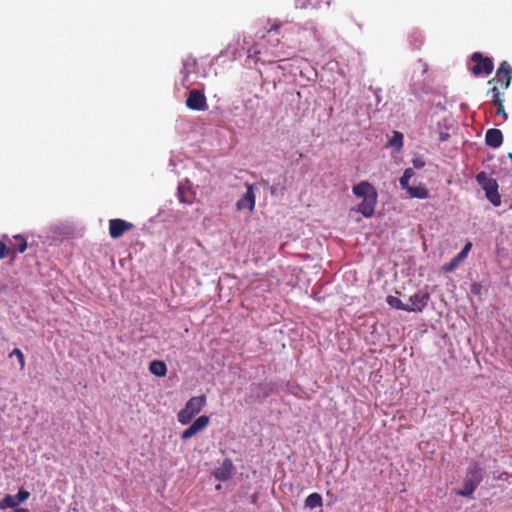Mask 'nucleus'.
<instances>
[{
  "instance_id": "obj_28",
  "label": "nucleus",
  "mask_w": 512,
  "mask_h": 512,
  "mask_svg": "<svg viewBox=\"0 0 512 512\" xmlns=\"http://www.w3.org/2000/svg\"><path fill=\"white\" fill-rule=\"evenodd\" d=\"M195 434H197L193 428L191 426H189L187 429H185L182 434H181V439L182 440H187L189 438H191L192 436H194Z\"/></svg>"
},
{
  "instance_id": "obj_20",
  "label": "nucleus",
  "mask_w": 512,
  "mask_h": 512,
  "mask_svg": "<svg viewBox=\"0 0 512 512\" xmlns=\"http://www.w3.org/2000/svg\"><path fill=\"white\" fill-rule=\"evenodd\" d=\"M210 422V418L206 415L199 416L190 426L198 433L205 429Z\"/></svg>"
},
{
  "instance_id": "obj_19",
  "label": "nucleus",
  "mask_w": 512,
  "mask_h": 512,
  "mask_svg": "<svg viewBox=\"0 0 512 512\" xmlns=\"http://www.w3.org/2000/svg\"><path fill=\"white\" fill-rule=\"evenodd\" d=\"M178 198L179 201L184 204H191L194 199L189 189H186L183 185L178 186Z\"/></svg>"
},
{
  "instance_id": "obj_13",
  "label": "nucleus",
  "mask_w": 512,
  "mask_h": 512,
  "mask_svg": "<svg viewBox=\"0 0 512 512\" xmlns=\"http://www.w3.org/2000/svg\"><path fill=\"white\" fill-rule=\"evenodd\" d=\"M485 142L492 148H498L503 142V134L499 129H488L485 135Z\"/></svg>"
},
{
  "instance_id": "obj_26",
  "label": "nucleus",
  "mask_w": 512,
  "mask_h": 512,
  "mask_svg": "<svg viewBox=\"0 0 512 512\" xmlns=\"http://www.w3.org/2000/svg\"><path fill=\"white\" fill-rule=\"evenodd\" d=\"M10 247L3 241H0V260L10 255Z\"/></svg>"
},
{
  "instance_id": "obj_27",
  "label": "nucleus",
  "mask_w": 512,
  "mask_h": 512,
  "mask_svg": "<svg viewBox=\"0 0 512 512\" xmlns=\"http://www.w3.org/2000/svg\"><path fill=\"white\" fill-rule=\"evenodd\" d=\"M458 267V265L451 259L450 262L444 264L442 266V271L448 273V272H452L454 271L456 268Z\"/></svg>"
},
{
  "instance_id": "obj_24",
  "label": "nucleus",
  "mask_w": 512,
  "mask_h": 512,
  "mask_svg": "<svg viewBox=\"0 0 512 512\" xmlns=\"http://www.w3.org/2000/svg\"><path fill=\"white\" fill-rule=\"evenodd\" d=\"M390 144L392 146H397L401 148L403 145V135L400 132H394L393 138L390 140Z\"/></svg>"
},
{
  "instance_id": "obj_34",
  "label": "nucleus",
  "mask_w": 512,
  "mask_h": 512,
  "mask_svg": "<svg viewBox=\"0 0 512 512\" xmlns=\"http://www.w3.org/2000/svg\"><path fill=\"white\" fill-rule=\"evenodd\" d=\"M450 135L446 132H440V135H439V140L444 142V141H447L449 139Z\"/></svg>"
},
{
  "instance_id": "obj_15",
  "label": "nucleus",
  "mask_w": 512,
  "mask_h": 512,
  "mask_svg": "<svg viewBox=\"0 0 512 512\" xmlns=\"http://www.w3.org/2000/svg\"><path fill=\"white\" fill-rule=\"evenodd\" d=\"M149 371L158 377H164L167 373V366L161 360H154L149 365Z\"/></svg>"
},
{
  "instance_id": "obj_25",
  "label": "nucleus",
  "mask_w": 512,
  "mask_h": 512,
  "mask_svg": "<svg viewBox=\"0 0 512 512\" xmlns=\"http://www.w3.org/2000/svg\"><path fill=\"white\" fill-rule=\"evenodd\" d=\"M313 0H295V7L298 9H306L308 7H314L315 3Z\"/></svg>"
},
{
  "instance_id": "obj_12",
  "label": "nucleus",
  "mask_w": 512,
  "mask_h": 512,
  "mask_svg": "<svg viewBox=\"0 0 512 512\" xmlns=\"http://www.w3.org/2000/svg\"><path fill=\"white\" fill-rule=\"evenodd\" d=\"M233 470L234 466L232 460L226 458L222 464L214 470L213 475L219 481H227L232 477Z\"/></svg>"
},
{
  "instance_id": "obj_31",
  "label": "nucleus",
  "mask_w": 512,
  "mask_h": 512,
  "mask_svg": "<svg viewBox=\"0 0 512 512\" xmlns=\"http://www.w3.org/2000/svg\"><path fill=\"white\" fill-rule=\"evenodd\" d=\"M413 165L415 168L420 169V168L424 167L425 162L422 159L418 158V159L413 160Z\"/></svg>"
},
{
  "instance_id": "obj_1",
  "label": "nucleus",
  "mask_w": 512,
  "mask_h": 512,
  "mask_svg": "<svg viewBox=\"0 0 512 512\" xmlns=\"http://www.w3.org/2000/svg\"><path fill=\"white\" fill-rule=\"evenodd\" d=\"M352 192L356 197L362 198V202L358 205L356 211L366 218L372 217L378 197L375 187L367 181H361L353 186Z\"/></svg>"
},
{
  "instance_id": "obj_36",
  "label": "nucleus",
  "mask_w": 512,
  "mask_h": 512,
  "mask_svg": "<svg viewBox=\"0 0 512 512\" xmlns=\"http://www.w3.org/2000/svg\"><path fill=\"white\" fill-rule=\"evenodd\" d=\"M452 260H453L457 265H459V264H460V262H462V261H463V259L458 258V255H456L454 258H452Z\"/></svg>"
},
{
  "instance_id": "obj_11",
  "label": "nucleus",
  "mask_w": 512,
  "mask_h": 512,
  "mask_svg": "<svg viewBox=\"0 0 512 512\" xmlns=\"http://www.w3.org/2000/svg\"><path fill=\"white\" fill-rule=\"evenodd\" d=\"M247 191L246 193L237 201L236 208L237 210L247 209L250 212L254 210L256 197L254 194L253 185L246 183L245 184Z\"/></svg>"
},
{
  "instance_id": "obj_7",
  "label": "nucleus",
  "mask_w": 512,
  "mask_h": 512,
  "mask_svg": "<svg viewBox=\"0 0 512 512\" xmlns=\"http://www.w3.org/2000/svg\"><path fill=\"white\" fill-rule=\"evenodd\" d=\"M186 106L190 110L204 111L208 108L206 96L202 91L193 89L188 94Z\"/></svg>"
},
{
  "instance_id": "obj_17",
  "label": "nucleus",
  "mask_w": 512,
  "mask_h": 512,
  "mask_svg": "<svg viewBox=\"0 0 512 512\" xmlns=\"http://www.w3.org/2000/svg\"><path fill=\"white\" fill-rule=\"evenodd\" d=\"M407 192L411 198L426 199L429 197L428 190L423 186H411Z\"/></svg>"
},
{
  "instance_id": "obj_3",
  "label": "nucleus",
  "mask_w": 512,
  "mask_h": 512,
  "mask_svg": "<svg viewBox=\"0 0 512 512\" xmlns=\"http://www.w3.org/2000/svg\"><path fill=\"white\" fill-rule=\"evenodd\" d=\"M476 181L485 191V197L487 198V200L493 206L499 207L502 201L501 195L498 192L499 186L497 180L492 177H489L486 172L481 171L476 175Z\"/></svg>"
},
{
  "instance_id": "obj_38",
  "label": "nucleus",
  "mask_w": 512,
  "mask_h": 512,
  "mask_svg": "<svg viewBox=\"0 0 512 512\" xmlns=\"http://www.w3.org/2000/svg\"><path fill=\"white\" fill-rule=\"evenodd\" d=\"M269 394H270V392H269V391H266V392L263 394V396H264V397H268V396H269Z\"/></svg>"
},
{
  "instance_id": "obj_39",
  "label": "nucleus",
  "mask_w": 512,
  "mask_h": 512,
  "mask_svg": "<svg viewBox=\"0 0 512 512\" xmlns=\"http://www.w3.org/2000/svg\"><path fill=\"white\" fill-rule=\"evenodd\" d=\"M508 157L512 159V152L508 153Z\"/></svg>"
},
{
  "instance_id": "obj_30",
  "label": "nucleus",
  "mask_w": 512,
  "mask_h": 512,
  "mask_svg": "<svg viewBox=\"0 0 512 512\" xmlns=\"http://www.w3.org/2000/svg\"><path fill=\"white\" fill-rule=\"evenodd\" d=\"M497 107V112L496 114L501 116L504 120H507L508 119V115L507 113L505 112V109H504V106L503 104H500V106H496Z\"/></svg>"
},
{
  "instance_id": "obj_9",
  "label": "nucleus",
  "mask_w": 512,
  "mask_h": 512,
  "mask_svg": "<svg viewBox=\"0 0 512 512\" xmlns=\"http://www.w3.org/2000/svg\"><path fill=\"white\" fill-rule=\"evenodd\" d=\"M29 497L30 492L23 488L19 489L15 496L7 494L0 500V510L16 508L20 503L25 502Z\"/></svg>"
},
{
  "instance_id": "obj_10",
  "label": "nucleus",
  "mask_w": 512,
  "mask_h": 512,
  "mask_svg": "<svg viewBox=\"0 0 512 512\" xmlns=\"http://www.w3.org/2000/svg\"><path fill=\"white\" fill-rule=\"evenodd\" d=\"M429 294L424 291H417L414 295L410 296L409 303H406L407 312H421L427 306L429 301Z\"/></svg>"
},
{
  "instance_id": "obj_18",
  "label": "nucleus",
  "mask_w": 512,
  "mask_h": 512,
  "mask_svg": "<svg viewBox=\"0 0 512 512\" xmlns=\"http://www.w3.org/2000/svg\"><path fill=\"white\" fill-rule=\"evenodd\" d=\"M488 93H490L492 96H491V104L494 105V106H500V104H503L504 102V99H503V92L501 91V88L498 87L497 85H494L489 91Z\"/></svg>"
},
{
  "instance_id": "obj_2",
  "label": "nucleus",
  "mask_w": 512,
  "mask_h": 512,
  "mask_svg": "<svg viewBox=\"0 0 512 512\" xmlns=\"http://www.w3.org/2000/svg\"><path fill=\"white\" fill-rule=\"evenodd\" d=\"M481 481L482 469L477 462H473L467 470L462 489H459L456 494L463 497H472Z\"/></svg>"
},
{
  "instance_id": "obj_33",
  "label": "nucleus",
  "mask_w": 512,
  "mask_h": 512,
  "mask_svg": "<svg viewBox=\"0 0 512 512\" xmlns=\"http://www.w3.org/2000/svg\"><path fill=\"white\" fill-rule=\"evenodd\" d=\"M281 27V24L280 23H275L273 24L269 29H268V33H271V32H277L279 30V28Z\"/></svg>"
},
{
  "instance_id": "obj_35",
  "label": "nucleus",
  "mask_w": 512,
  "mask_h": 512,
  "mask_svg": "<svg viewBox=\"0 0 512 512\" xmlns=\"http://www.w3.org/2000/svg\"><path fill=\"white\" fill-rule=\"evenodd\" d=\"M14 509V512H29L28 509L26 508H18V506L16 508H13Z\"/></svg>"
},
{
  "instance_id": "obj_6",
  "label": "nucleus",
  "mask_w": 512,
  "mask_h": 512,
  "mask_svg": "<svg viewBox=\"0 0 512 512\" xmlns=\"http://www.w3.org/2000/svg\"><path fill=\"white\" fill-rule=\"evenodd\" d=\"M511 80L512 67L507 61H502L496 71L495 77L489 80L488 84H493V86L499 84L498 87H500L502 90H506L510 86Z\"/></svg>"
},
{
  "instance_id": "obj_23",
  "label": "nucleus",
  "mask_w": 512,
  "mask_h": 512,
  "mask_svg": "<svg viewBox=\"0 0 512 512\" xmlns=\"http://www.w3.org/2000/svg\"><path fill=\"white\" fill-rule=\"evenodd\" d=\"M9 356L10 357L16 356L17 360L19 362L20 368L24 369V367H25V357H24V354L22 353V351L19 348H14Z\"/></svg>"
},
{
  "instance_id": "obj_22",
  "label": "nucleus",
  "mask_w": 512,
  "mask_h": 512,
  "mask_svg": "<svg viewBox=\"0 0 512 512\" xmlns=\"http://www.w3.org/2000/svg\"><path fill=\"white\" fill-rule=\"evenodd\" d=\"M386 302L395 309L406 311L408 307H406V303H403L398 297L389 295L386 299Z\"/></svg>"
},
{
  "instance_id": "obj_4",
  "label": "nucleus",
  "mask_w": 512,
  "mask_h": 512,
  "mask_svg": "<svg viewBox=\"0 0 512 512\" xmlns=\"http://www.w3.org/2000/svg\"><path fill=\"white\" fill-rule=\"evenodd\" d=\"M205 403L206 397L204 395L190 398L185 404V407L178 413V422L182 425L189 424L194 416L202 410Z\"/></svg>"
},
{
  "instance_id": "obj_8",
  "label": "nucleus",
  "mask_w": 512,
  "mask_h": 512,
  "mask_svg": "<svg viewBox=\"0 0 512 512\" xmlns=\"http://www.w3.org/2000/svg\"><path fill=\"white\" fill-rule=\"evenodd\" d=\"M134 228L133 223L120 218L109 220V235L112 239H117L123 236L126 232Z\"/></svg>"
},
{
  "instance_id": "obj_14",
  "label": "nucleus",
  "mask_w": 512,
  "mask_h": 512,
  "mask_svg": "<svg viewBox=\"0 0 512 512\" xmlns=\"http://www.w3.org/2000/svg\"><path fill=\"white\" fill-rule=\"evenodd\" d=\"M10 252L13 257L16 253H23L27 249V240L22 235H15L13 241L9 242Z\"/></svg>"
},
{
  "instance_id": "obj_16",
  "label": "nucleus",
  "mask_w": 512,
  "mask_h": 512,
  "mask_svg": "<svg viewBox=\"0 0 512 512\" xmlns=\"http://www.w3.org/2000/svg\"><path fill=\"white\" fill-rule=\"evenodd\" d=\"M323 505V498L319 493H311L305 499V506L309 509H315Z\"/></svg>"
},
{
  "instance_id": "obj_5",
  "label": "nucleus",
  "mask_w": 512,
  "mask_h": 512,
  "mask_svg": "<svg viewBox=\"0 0 512 512\" xmlns=\"http://www.w3.org/2000/svg\"><path fill=\"white\" fill-rule=\"evenodd\" d=\"M470 61L473 63L470 71L474 76L489 75L494 69L492 58L484 56L480 52H474L470 57Z\"/></svg>"
},
{
  "instance_id": "obj_29",
  "label": "nucleus",
  "mask_w": 512,
  "mask_h": 512,
  "mask_svg": "<svg viewBox=\"0 0 512 512\" xmlns=\"http://www.w3.org/2000/svg\"><path fill=\"white\" fill-rule=\"evenodd\" d=\"M471 247H472V244L470 242H468L464 248L457 254L458 255V258H461V259H465L469 253V251L471 250Z\"/></svg>"
},
{
  "instance_id": "obj_21",
  "label": "nucleus",
  "mask_w": 512,
  "mask_h": 512,
  "mask_svg": "<svg viewBox=\"0 0 512 512\" xmlns=\"http://www.w3.org/2000/svg\"><path fill=\"white\" fill-rule=\"evenodd\" d=\"M414 176V171L412 168L405 169L403 175L399 179V183L402 189L408 191L411 186L409 185L410 179Z\"/></svg>"
},
{
  "instance_id": "obj_37",
  "label": "nucleus",
  "mask_w": 512,
  "mask_h": 512,
  "mask_svg": "<svg viewBox=\"0 0 512 512\" xmlns=\"http://www.w3.org/2000/svg\"><path fill=\"white\" fill-rule=\"evenodd\" d=\"M504 476H506V477H507V476H508V473H507V472H503V473H501V474L497 477V479H498V480H503V479H504Z\"/></svg>"
},
{
  "instance_id": "obj_32",
  "label": "nucleus",
  "mask_w": 512,
  "mask_h": 512,
  "mask_svg": "<svg viewBox=\"0 0 512 512\" xmlns=\"http://www.w3.org/2000/svg\"><path fill=\"white\" fill-rule=\"evenodd\" d=\"M259 53H260V51H259V50H257V48H256V47H251V48H249V50H248V57H254V56H256V55H257V54H259Z\"/></svg>"
}]
</instances>
